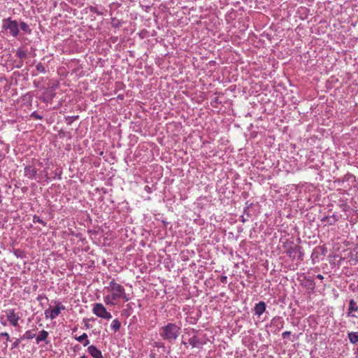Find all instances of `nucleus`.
Segmentation results:
<instances>
[{"mask_svg":"<svg viewBox=\"0 0 358 358\" xmlns=\"http://www.w3.org/2000/svg\"><path fill=\"white\" fill-rule=\"evenodd\" d=\"M181 332L180 327L175 323L169 322L159 329V335L165 341L173 343L180 336Z\"/></svg>","mask_w":358,"mask_h":358,"instance_id":"1","label":"nucleus"},{"mask_svg":"<svg viewBox=\"0 0 358 358\" xmlns=\"http://www.w3.org/2000/svg\"><path fill=\"white\" fill-rule=\"evenodd\" d=\"M2 28L8 31L9 34L13 37H17L20 34L19 22L11 17L5 18L2 20Z\"/></svg>","mask_w":358,"mask_h":358,"instance_id":"2","label":"nucleus"},{"mask_svg":"<svg viewBox=\"0 0 358 358\" xmlns=\"http://www.w3.org/2000/svg\"><path fill=\"white\" fill-rule=\"evenodd\" d=\"M93 313L99 317L110 320L112 318V315L107 311L106 308L102 303H96L94 304Z\"/></svg>","mask_w":358,"mask_h":358,"instance_id":"3","label":"nucleus"},{"mask_svg":"<svg viewBox=\"0 0 358 358\" xmlns=\"http://www.w3.org/2000/svg\"><path fill=\"white\" fill-rule=\"evenodd\" d=\"M114 292L112 293V299L118 300L121 298V295L124 294V288L120 284L116 283L114 280L110 282L109 287Z\"/></svg>","mask_w":358,"mask_h":358,"instance_id":"4","label":"nucleus"},{"mask_svg":"<svg viewBox=\"0 0 358 358\" xmlns=\"http://www.w3.org/2000/svg\"><path fill=\"white\" fill-rule=\"evenodd\" d=\"M7 320L13 327L18 326L19 316L15 313L13 309H9L6 311Z\"/></svg>","mask_w":358,"mask_h":358,"instance_id":"5","label":"nucleus"},{"mask_svg":"<svg viewBox=\"0 0 358 358\" xmlns=\"http://www.w3.org/2000/svg\"><path fill=\"white\" fill-rule=\"evenodd\" d=\"M358 311V306L354 299H350L349 301V307L348 309L347 315L350 317H355V315L352 314V312Z\"/></svg>","mask_w":358,"mask_h":358,"instance_id":"6","label":"nucleus"},{"mask_svg":"<svg viewBox=\"0 0 358 358\" xmlns=\"http://www.w3.org/2000/svg\"><path fill=\"white\" fill-rule=\"evenodd\" d=\"M266 308V305L265 302L259 301V303L255 304V306L254 308L255 314L256 315H257L258 317H259L265 311Z\"/></svg>","mask_w":358,"mask_h":358,"instance_id":"7","label":"nucleus"},{"mask_svg":"<svg viewBox=\"0 0 358 358\" xmlns=\"http://www.w3.org/2000/svg\"><path fill=\"white\" fill-rule=\"evenodd\" d=\"M49 336V333L45 330H42L39 332L38 335L36 337V342L37 344H38L41 341H45L46 344L49 343L48 341H47Z\"/></svg>","mask_w":358,"mask_h":358,"instance_id":"8","label":"nucleus"},{"mask_svg":"<svg viewBox=\"0 0 358 358\" xmlns=\"http://www.w3.org/2000/svg\"><path fill=\"white\" fill-rule=\"evenodd\" d=\"M302 248L300 245H295L293 248H290L287 250V254L289 257L294 258L296 253H301Z\"/></svg>","mask_w":358,"mask_h":358,"instance_id":"9","label":"nucleus"},{"mask_svg":"<svg viewBox=\"0 0 358 358\" xmlns=\"http://www.w3.org/2000/svg\"><path fill=\"white\" fill-rule=\"evenodd\" d=\"M87 352L93 358H96L99 357V354L101 353V352L94 345H90L87 348Z\"/></svg>","mask_w":358,"mask_h":358,"instance_id":"10","label":"nucleus"},{"mask_svg":"<svg viewBox=\"0 0 358 358\" xmlns=\"http://www.w3.org/2000/svg\"><path fill=\"white\" fill-rule=\"evenodd\" d=\"M348 337L350 340V342L352 344H356L358 343V331L356 332H349L348 334Z\"/></svg>","mask_w":358,"mask_h":358,"instance_id":"11","label":"nucleus"},{"mask_svg":"<svg viewBox=\"0 0 358 358\" xmlns=\"http://www.w3.org/2000/svg\"><path fill=\"white\" fill-rule=\"evenodd\" d=\"M21 29L24 34H31V29L29 26L24 22H19V29Z\"/></svg>","mask_w":358,"mask_h":358,"instance_id":"12","label":"nucleus"},{"mask_svg":"<svg viewBox=\"0 0 358 358\" xmlns=\"http://www.w3.org/2000/svg\"><path fill=\"white\" fill-rule=\"evenodd\" d=\"M120 327H121V323L117 319L114 320L112 322V324L110 325V328L114 332L119 331L120 329Z\"/></svg>","mask_w":358,"mask_h":358,"instance_id":"13","label":"nucleus"},{"mask_svg":"<svg viewBox=\"0 0 358 358\" xmlns=\"http://www.w3.org/2000/svg\"><path fill=\"white\" fill-rule=\"evenodd\" d=\"M36 336L35 333L31 330L27 331L20 338V339H32Z\"/></svg>","mask_w":358,"mask_h":358,"instance_id":"14","label":"nucleus"},{"mask_svg":"<svg viewBox=\"0 0 358 358\" xmlns=\"http://www.w3.org/2000/svg\"><path fill=\"white\" fill-rule=\"evenodd\" d=\"M16 56L21 59H24L27 57V52L22 48H19L16 52Z\"/></svg>","mask_w":358,"mask_h":358,"instance_id":"15","label":"nucleus"},{"mask_svg":"<svg viewBox=\"0 0 358 358\" xmlns=\"http://www.w3.org/2000/svg\"><path fill=\"white\" fill-rule=\"evenodd\" d=\"M320 251L323 253L322 248H317L313 250L312 255H311L313 261H314L315 258H318V255H319Z\"/></svg>","mask_w":358,"mask_h":358,"instance_id":"16","label":"nucleus"},{"mask_svg":"<svg viewBox=\"0 0 358 358\" xmlns=\"http://www.w3.org/2000/svg\"><path fill=\"white\" fill-rule=\"evenodd\" d=\"M60 314L59 308H57L56 307L52 309L50 314V318L51 320L55 319Z\"/></svg>","mask_w":358,"mask_h":358,"instance_id":"17","label":"nucleus"},{"mask_svg":"<svg viewBox=\"0 0 358 358\" xmlns=\"http://www.w3.org/2000/svg\"><path fill=\"white\" fill-rule=\"evenodd\" d=\"M189 343L192 346V347H196L197 346V345L199 344V340L198 339V338L196 336H193L192 338H190L188 341Z\"/></svg>","mask_w":358,"mask_h":358,"instance_id":"18","label":"nucleus"},{"mask_svg":"<svg viewBox=\"0 0 358 358\" xmlns=\"http://www.w3.org/2000/svg\"><path fill=\"white\" fill-rule=\"evenodd\" d=\"M103 301L104 302L107 304V305H110V306H114L115 303L113 302V301H115L114 299H112V294L111 295H107L104 297L103 299Z\"/></svg>","mask_w":358,"mask_h":358,"instance_id":"19","label":"nucleus"},{"mask_svg":"<svg viewBox=\"0 0 358 358\" xmlns=\"http://www.w3.org/2000/svg\"><path fill=\"white\" fill-rule=\"evenodd\" d=\"M111 24L113 27L118 28L121 26L122 22L116 17H113L111 20Z\"/></svg>","mask_w":358,"mask_h":358,"instance_id":"20","label":"nucleus"},{"mask_svg":"<svg viewBox=\"0 0 358 358\" xmlns=\"http://www.w3.org/2000/svg\"><path fill=\"white\" fill-rule=\"evenodd\" d=\"M36 69L40 73H45L47 71L45 66L41 62L36 64Z\"/></svg>","mask_w":358,"mask_h":358,"instance_id":"21","label":"nucleus"},{"mask_svg":"<svg viewBox=\"0 0 358 358\" xmlns=\"http://www.w3.org/2000/svg\"><path fill=\"white\" fill-rule=\"evenodd\" d=\"M33 222L34 223L38 222L45 227L47 225V223L44 222L39 216L34 215L33 217Z\"/></svg>","mask_w":358,"mask_h":358,"instance_id":"22","label":"nucleus"},{"mask_svg":"<svg viewBox=\"0 0 358 358\" xmlns=\"http://www.w3.org/2000/svg\"><path fill=\"white\" fill-rule=\"evenodd\" d=\"M88 336H87V334L86 333H83L81 336H75V338L80 343H83L86 338H87Z\"/></svg>","mask_w":358,"mask_h":358,"instance_id":"23","label":"nucleus"},{"mask_svg":"<svg viewBox=\"0 0 358 358\" xmlns=\"http://www.w3.org/2000/svg\"><path fill=\"white\" fill-rule=\"evenodd\" d=\"M78 118V115L76 116H69L66 118L68 124H71L74 120Z\"/></svg>","mask_w":358,"mask_h":358,"instance_id":"24","label":"nucleus"},{"mask_svg":"<svg viewBox=\"0 0 358 358\" xmlns=\"http://www.w3.org/2000/svg\"><path fill=\"white\" fill-rule=\"evenodd\" d=\"M278 324V323H280L281 324V328L282 327V325H283V322L281 321V318L280 317H274L271 320V324Z\"/></svg>","mask_w":358,"mask_h":358,"instance_id":"25","label":"nucleus"},{"mask_svg":"<svg viewBox=\"0 0 358 358\" xmlns=\"http://www.w3.org/2000/svg\"><path fill=\"white\" fill-rule=\"evenodd\" d=\"M306 286L308 289L313 290L315 287V282L313 280H308L307 285Z\"/></svg>","mask_w":358,"mask_h":358,"instance_id":"26","label":"nucleus"},{"mask_svg":"<svg viewBox=\"0 0 358 358\" xmlns=\"http://www.w3.org/2000/svg\"><path fill=\"white\" fill-rule=\"evenodd\" d=\"M154 346L157 348H162L164 351H165V345L164 343H162V342H155L154 343Z\"/></svg>","mask_w":358,"mask_h":358,"instance_id":"27","label":"nucleus"},{"mask_svg":"<svg viewBox=\"0 0 358 358\" xmlns=\"http://www.w3.org/2000/svg\"><path fill=\"white\" fill-rule=\"evenodd\" d=\"M0 335H1V337L5 338L7 341H9L10 336H9V334L8 333L2 332V333L0 334Z\"/></svg>","mask_w":358,"mask_h":358,"instance_id":"28","label":"nucleus"},{"mask_svg":"<svg viewBox=\"0 0 358 358\" xmlns=\"http://www.w3.org/2000/svg\"><path fill=\"white\" fill-rule=\"evenodd\" d=\"M22 339L20 338H17L13 344V348H16L19 346L20 343V341Z\"/></svg>","mask_w":358,"mask_h":358,"instance_id":"29","label":"nucleus"},{"mask_svg":"<svg viewBox=\"0 0 358 358\" xmlns=\"http://www.w3.org/2000/svg\"><path fill=\"white\" fill-rule=\"evenodd\" d=\"M154 187V185H152V187H150L148 185H145V189L148 192L151 193L152 192Z\"/></svg>","mask_w":358,"mask_h":358,"instance_id":"30","label":"nucleus"},{"mask_svg":"<svg viewBox=\"0 0 358 358\" xmlns=\"http://www.w3.org/2000/svg\"><path fill=\"white\" fill-rule=\"evenodd\" d=\"M31 117H35L36 119H42V117L36 113V112H34L31 114Z\"/></svg>","mask_w":358,"mask_h":358,"instance_id":"31","label":"nucleus"},{"mask_svg":"<svg viewBox=\"0 0 358 358\" xmlns=\"http://www.w3.org/2000/svg\"><path fill=\"white\" fill-rule=\"evenodd\" d=\"M121 297L123 298V299L125 301H128L130 298L129 297V296L127 294H125V291L124 292V294L122 295H121Z\"/></svg>","mask_w":358,"mask_h":358,"instance_id":"32","label":"nucleus"},{"mask_svg":"<svg viewBox=\"0 0 358 358\" xmlns=\"http://www.w3.org/2000/svg\"><path fill=\"white\" fill-rule=\"evenodd\" d=\"M290 334H291V332H290V331H285V332H283V333L282 334V337L283 338H285L288 337L289 336H290Z\"/></svg>","mask_w":358,"mask_h":358,"instance_id":"33","label":"nucleus"},{"mask_svg":"<svg viewBox=\"0 0 358 358\" xmlns=\"http://www.w3.org/2000/svg\"><path fill=\"white\" fill-rule=\"evenodd\" d=\"M227 277L226 275H221L220 276V281L222 283H227Z\"/></svg>","mask_w":358,"mask_h":358,"instance_id":"34","label":"nucleus"},{"mask_svg":"<svg viewBox=\"0 0 358 358\" xmlns=\"http://www.w3.org/2000/svg\"><path fill=\"white\" fill-rule=\"evenodd\" d=\"M51 310H52L50 309V308H48V309L45 310V317H47V318L49 317L50 318V314Z\"/></svg>","mask_w":358,"mask_h":358,"instance_id":"35","label":"nucleus"},{"mask_svg":"<svg viewBox=\"0 0 358 358\" xmlns=\"http://www.w3.org/2000/svg\"><path fill=\"white\" fill-rule=\"evenodd\" d=\"M57 308H59V312L61 313V310H64L65 309V306L62 305L61 303H58L56 306Z\"/></svg>","mask_w":358,"mask_h":358,"instance_id":"36","label":"nucleus"},{"mask_svg":"<svg viewBox=\"0 0 358 358\" xmlns=\"http://www.w3.org/2000/svg\"><path fill=\"white\" fill-rule=\"evenodd\" d=\"M83 345L85 347V346H87L89 344H90V341L88 340V338H86L83 342Z\"/></svg>","mask_w":358,"mask_h":358,"instance_id":"37","label":"nucleus"},{"mask_svg":"<svg viewBox=\"0 0 358 358\" xmlns=\"http://www.w3.org/2000/svg\"><path fill=\"white\" fill-rule=\"evenodd\" d=\"M84 322H85V327H86V329H90V326L89 325V324L87 322V320H84Z\"/></svg>","mask_w":358,"mask_h":358,"instance_id":"38","label":"nucleus"},{"mask_svg":"<svg viewBox=\"0 0 358 358\" xmlns=\"http://www.w3.org/2000/svg\"><path fill=\"white\" fill-rule=\"evenodd\" d=\"M25 170H26V171H26V173H27V171H34V169H31V167H27V168L25 169Z\"/></svg>","mask_w":358,"mask_h":358,"instance_id":"39","label":"nucleus"},{"mask_svg":"<svg viewBox=\"0 0 358 358\" xmlns=\"http://www.w3.org/2000/svg\"><path fill=\"white\" fill-rule=\"evenodd\" d=\"M317 278L318 279H320V280H322V279L324 278L323 275H321V274H318V275H317Z\"/></svg>","mask_w":358,"mask_h":358,"instance_id":"40","label":"nucleus"},{"mask_svg":"<svg viewBox=\"0 0 358 358\" xmlns=\"http://www.w3.org/2000/svg\"><path fill=\"white\" fill-rule=\"evenodd\" d=\"M299 259H300V260H302L303 258H302V256H303V252L301 251V253H299Z\"/></svg>","mask_w":358,"mask_h":358,"instance_id":"41","label":"nucleus"},{"mask_svg":"<svg viewBox=\"0 0 358 358\" xmlns=\"http://www.w3.org/2000/svg\"><path fill=\"white\" fill-rule=\"evenodd\" d=\"M150 358H155V353H151V354L150 355Z\"/></svg>","mask_w":358,"mask_h":358,"instance_id":"42","label":"nucleus"},{"mask_svg":"<svg viewBox=\"0 0 358 358\" xmlns=\"http://www.w3.org/2000/svg\"><path fill=\"white\" fill-rule=\"evenodd\" d=\"M96 358H103L102 353L99 354V357H97Z\"/></svg>","mask_w":358,"mask_h":358,"instance_id":"43","label":"nucleus"},{"mask_svg":"<svg viewBox=\"0 0 358 358\" xmlns=\"http://www.w3.org/2000/svg\"><path fill=\"white\" fill-rule=\"evenodd\" d=\"M96 358H103L102 353L99 354V357H97Z\"/></svg>","mask_w":358,"mask_h":358,"instance_id":"44","label":"nucleus"},{"mask_svg":"<svg viewBox=\"0 0 358 358\" xmlns=\"http://www.w3.org/2000/svg\"><path fill=\"white\" fill-rule=\"evenodd\" d=\"M78 329L77 327H75L73 329V331H76Z\"/></svg>","mask_w":358,"mask_h":358,"instance_id":"45","label":"nucleus"},{"mask_svg":"<svg viewBox=\"0 0 358 358\" xmlns=\"http://www.w3.org/2000/svg\"><path fill=\"white\" fill-rule=\"evenodd\" d=\"M91 11L96 12V10H95L94 8H91Z\"/></svg>","mask_w":358,"mask_h":358,"instance_id":"46","label":"nucleus"},{"mask_svg":"<svg viewBox=\"0 0 358 358\" xmlns=\"http://www.w3.org/2000/svg\"><path fill=\"white\" fill-rule=\"evenodd\" d=\"M80 358H87L85 355H83L80 357Z\"/></svg>","mask_w":358,"mask_h":358,"instance_id":"47","label":"nucleus"},{"mask_svg":"<svg viewBox=\"0 0 358 358\" xmlns=\"http://www.w3.org/2000/svg\"><path fill=\"white\" fill-rule=\"evenodd\" d=\"M182 344H183L184 345H187V343H185V342H184V341H183V342H182Z\"/></svg>","mask_w":358,"mask_h":358,"instance_id":"48","label":"nucleus"}]
</instances>
